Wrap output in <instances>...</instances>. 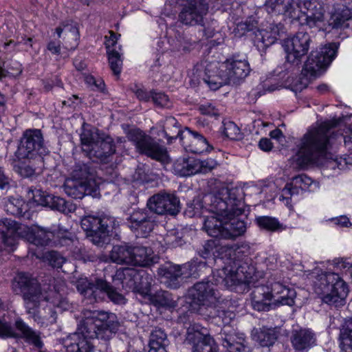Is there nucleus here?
<instances>
[{
	"mask_svg": "<svg viewBox=\"0 0 352 352\" xmlns=\"http://www.w3.org/2000/svg\"><path fill=\"white\" fill-rule=\"evenodd\" d=\"M83 320L76 331L63 339L67 352H93L91 340L99 341V350L109 352L111 340L116 336L120 322L116 314L98 310L85 309Z\"/></svg>",
	"mask_w": 352,
	"mask_h": 352,
	"instance_id": "1",
	"label": "nucleus"
},
{
	"mask_svg": "<svg viewBox=\"0 0 352 352\" xmlns=\"http://www.w3.org/2000/svg\"><path fill=\"white\" fill-rule=\"evenodd\" d=\"M231 251L226 252L225 258L228 260L226 265L217 270V283L224 284L228 287L240 285L252 277L254 268L252 265L251 247L243 243L237 245H229Z\"/></svg>",
	"mask_w": 352,
	"mask_h": 352,
	"instance_id": "2",
	"label": "nucleus"
},
{
	"mask_svg": "<svg viewBox=\"0 0 352 352\" xmlns=\"http://www.w3.org/2000/svg\"><path fill=\"white\" fill-rule=\"evenodd\" d=\"M331 126L323 122L318 127L308 131L296 145V162L305 166L324 155L329 145Z\"/></svg>",
	"mask_w": 352,
	"mask_h": 352,
	"instance_id": "3",
	"label": "nucleus"
},
{
	"mask_svg": "<svg viewBox=\"0 0 352 352\" xmlns=\"http://www.w3.org/2000/svg\"><path fill=\"white\" fill-rule=\"evenodd\" d=\"M208 210L221 217H234L244 212V193L241 188L223 189L218 194L204 197Z\"/></svg>",
	"mask_w": 352,
	"mask_h": 352,
	"instance_id": "4",
	"label": "nucleus"
},
{
	"mask_svg": "<svg viewBox=\"0 0 352 352\" xmlns=\"http://www.w3.org/2000/svg\"><path fill=\"white\" fill-rule=\"evenodd\" d=\"M338 45H319L311 51L302 67L299 89L306 88L309 82L320 76L336 56Z\"/></svg>",
	"mask_w": 352,
	"mask_h": 352,
	"instance_id": "5",
	"label": "nucleus"
},
{
	"mask_svg": "<svg viewBox=\"0 0 352 352\" xmlns=\"http://www.w3.org/2000/svg\"><path fill=\"white\" fill-rule=\"evenodd\" d=\"M80 225L89 241L98 247L109 244L112 233L120 226L115 217L105 214L85 216Z\"/></svg>",
	"mask_w": 352,
	"mask_h": 352,
	"instance_id": "6",
	"label": "nucleus"
},
{
	"mask_svg": "<svg viewBox=\"0 0 352 352\" xmlns=\"http://www.w3.org/2000/svg\"><path fill=\"white\" fill-rule=\"evenodd\" d=\"M12 288L17 294H21L24 300L26 312L32 315L36 322H39L36 309L42 300L41 284L33 276L26 272H19L14 278Z\"/></svg>",
	"mask_w": 352,
	"mask_h": 352,
	"instance_id": "7",
	"label": "nucleus"
},
{
	"mask_svg": "<svg viewBox=\"0 0 352 352\" xmlns=\"http://www.w3.org/2000/svg\"><path fill=\"white\" fill-rule=\"evenodd\" d=\"M316 292L322 296L323 302L338 308L346 304L349 290L347 284L338 274L326 272L316 284Z\"/></svg>",
	"mask_w": 352,
	"mask_h": 352,
	"instance_id": "8",
	"label": "nucleus"
},
{
	"mask_svg": "<svg viewBox=\"0 0 352 352\" xmlns=\"http://www.w3.org/2000/svg\"><path fill=\"white\" fill-rule=\"evenodd\" d=\"M211 50V47L206 50L208 54L195 66L193 74L210 89L215 91L228 84V78L225 62L218 61L213 56H209Z\"/></svg>",
	"mask_w": 352,
	"mask_h": 352,
	"instance_id": "9",
	"label": "nucleus"
},
{
	"mask_svg": "<svg viewBox=\"0 0 352 352\" xmlns=\"http://www.w3.org/2000/svg\"><path fill=\"white\" fill-rule=\"evenodd\" d=\"M48 153L42 131L28 129L23 131L20 138L15 156L19 161L30 160L36 164H43V157Z\"/></svg>",
	"mask_w": 352,
	"mask_h": 352,
	"instance_id": "10",
	"label": "nucleus"
},
{
	"mask_svg": "<svg viewBox=\"0 0 352 352\" xmlns=\"http://www.w3.org/2000/svg\"><path fill=\"white\" fill-rule=\"evenodd\" d=\"M206 217L203 230L211 237L226 240H234L245 233L246 224L244 221L234 217Z\"/></svg>",
	"mask_w": 352,
	"mask_h": 352,
	"instance_id": "11",
	"label": "nucleus"
},
{
	"mask_svg": "<svg viewBox=\"0 0 352 352\" xmlns=\"http://www.w3.org/2000/svg\"><path fill=\"white\" fill-rule=\"evenodd\" d=\"M126 137L140 155H146L164 165L170 162L167 148L142 130L131 129L128 131Z\"/></svg>",
	"mask_w": 352,
	"mask_h": 352,
	"instance_id": "12",
	"label": "nucleus"
},
{
	"mask_svg": "<svg viewBox=\"0 0 352 352\" xmlns=\"http://www.w3.org/2000/svg\"><path fill=\"white\" fill-rule=\"evenodd\" d=\"M113 280L124 281L130 287H133L142 296L146 298L151 294L153 277L144 270L124 267L116 270L113 276Z\"/></svg>",
	"mask_w": 352,
	"mask_h": 352,
	"instance_id": "13",
	"label": "nucleus"
},
{
	"mask_svg": "<svg viewBox=\"0 0 352 352\" xmlns=\"http://www.w3.org/2000/svg\"><path fill=\"white\" fill-rule=\"evenodd\" d=\"M216 272L217 270L213 272L210 280L197 282L188 289V296L195 303L207 307L215 305L220 301L219 293L216 287L221 285L228 289L231 288L226 287L224 284L217 283L216 277H214Z\"/></svg>",
	"mask_w": 352,
	"mask_h": 352,
	"instance_id": "14",
	"label": "nucleus"
},
{
	"mask_svg": "<svg viewBox=\"0 0 352 352\" xmlns=\"http://www.w3.org/2000/svg\"><path fill=\"white\" fill-rule=\"evenodd\" d=\"M127 227L137 237H147L156 224V215L146 206L133 210L126 219Z\"/></svg>",
	"mask_w": 352,
	"mask_h": 352,
	"instance_id": "15",
	"label": "nucleus"
},
{
	"mask_svg": "<svg viewBox=\"0 0 352 352\" xmlns=\"http://www.w3.org/2000/svg\"><path fill=\"white\" fill-rule=\"evenodd\" d=\"M146 206L155 214L175 216L180 211V201L174 193L160 192L151 197Z\"/></svg>",
	"mask_w": 352,
	"mask_h": 352,
	"instance_id": "16",
	"label": "nucleus"
},
{
	"mask_svg": "<svg viewBox=\"0 0 352 352\" xmlns=\"http://www.w3.org/2000/svg\"><path fill=\"white\" fill-rule=\"evenodd\" d=\"M208 12V4L203 0H190L183 6L179 14V21L186 25L203 26Z\"/></svg>",
	"mask_w": 352,
	"mask_h": 352,
	"instance_id": "17",
	"label": "nucleus"
},
{
	"mask_svg": "<svg viewBox=\"0 0 352 352\" xmlns=\"http://www.w3.org/2000/svg\"><path fill=\"white\" fill-rule=\"evenodd\" d=\"M186 342L192 345V352H219L214 339L196 325L188 329Z\"/></svg>",
	"mask_w": 352,
	"mask_h": 352,
	"instance_id": "18",
	"label": "nucleus"
},
{
	"mask_svg": "<svg viewBox=\"0 0 352 352\" xmlns=\"http://www.w3.org/2000/svg\"><path fill=\"white\" fill-rule=\"evenodd\" d=\"M290 341L296 352H308L317 345V336L311 329L300 327L292 330Z\"/></svg>",
	"mask_w": 352,
	"mask_h": 352,
	"instance_id": "19",
	"label": "nucleus"
},
{
	"mask_svg": "<svg viewBox=\"0 0 352 352\" xmlns=\"http://www.w3.org/2000/svg\"><path fill=\"white\" fill-rule=\"evenodd\" d=\"M224 62L227 66L226 69L228 84L230 82L236 83L244 79L251 71L248 60L245 58H240L239 55H234L227 58Z\"/></svg>",
	"mask_w": 352,
	"mask_h": 352,
	"instance_id": "20",
	"label": "nucleus"
},
{
	"mask_svg": "<svg viewBox=\"0 0 352 352\" xmlns=\"http://www.w3.org/2000/svg\"><path fill=\"white\" fill-rule=\"evenodd\" d=\"M182 144L184 148L193 153H203L212 149L207 139L199 132L192 131L186 127V132L184 134Z\"/></svg>",
	"mask_w": 352,
	"mask_h": 352,
	"instance_id": "21",
	"label": "nucleus"
},
{
	"mask_svg": "<svg viewBox=\"0 0 352 352\" xmlns=\"http://www.w3.org/2000/svg\"><path fill=\"white\" fill-rule=\"evenodd\" d=\"M115 152L116 145L113 138L109 135L102 134V137L94 144L93 147L90 148V152L85 155L89 159L96 158L101 162L106 163Z\"/></svg>",
	"mask_w": 352,
	"mask_h": 352,
	"instance_id": "22",
	"label": "nucleus"
},
{
	"mask_svg": "<svg viewBox=\"0 0 352 352\" xmlns=\"http://www.w3.org/2000/svg\"><path fill=\"white\" fill-rule=\"evenodd\" d=\"M219 336L222 346L228 352H249V348L244 344V338L239 336L232 327L222 328Z\"/></svg>",
	"mask_w": 352,
	"mask_h": 352,
	"instance_id": "23",
	"label": "nucleus"
},
{
	"mask_svg": "<svg viewBox=\"0 0 352 352\" xmlns=\"http://www.w3.org/2000/svg\"><path fill=\"white\" fill-rule=\"evenodd\" d=\"M255 33L257 42L266 44H276L278 41L287 40L285 27L281 23H270L265 30H257Z\"/></svg>",
	"mask_w": 352,
	"mask_h": 352,
	"instance_id": "24",
	"label": "nucleus"
},
{
	"mask_svg": "<svg viewBox=\"0 0 352 352\" xmlns=\"http://www.w3.org/2000/svg\"><path fill=\"white\" fill-rule=\"evenodd\" d=\"M265 6L268 13L285 14L292 18L296 17V10L301 8V1L296 0H266Z\"/></svg>",
	"mask_w": 352,
	"mask_h": 352,
	"instance_id": "25",
	"label": "nucleus"
},
{
	"mask_svg": "<svg viewBox=\"0 0 352 352\" xmlns=\"http://www.w3.org/2000/svg\"><path fill=\"white\" fill-rule=\"evenodd\" d=\"M64 192L74 199H82L85 196L91 195L95 192L94 187L89 182L76 179H67L63 186Z\"/></svg>",
	"mask_w": 352,
	"mask_h": 352,
	"instance_id": "26",
	"label": "nucleus"
},
{
	"mask_svg": "<svg viewBox=\"0 0 352 352\" xmlns=\"http://www.w3.org/2000/svg\"><path fill=\"white\" fill-rule=\"evenodd\" d=\"M186 132V127L181 129V124L173 116L166 117L163 121L162 129L158 133L162 135L167 140L168 144H171L177 138L180 142L183 140L184 134Z\"/></svg>",
	"mask_w": 352,
	"mask_h": 352,
	"instance_id": "27",
	"label": "nucleus"
},
{
	"mask_svg": "<svg viewBox=\"0 0 352 352\" xmlns=\"http://www.w3.org/2000/svg\"><path fill=\"white\" fill-rule=\"evenodd\" d=\"M331 24L335 29H346L352 22V0H344L331 16Z\"/></svg>",
	"mask_w": 352,
	"mask_h": 352,
	"instance_id": "28",
	"label": "nucleus"
},
{
	"mask_svg": "<svg viewBox=\"0 0 352 352\" xmlns=\"http://www.w3.org/2000/svg\"><path fill=\"white\" fill-rule=\"evenodd\" d=\"M158 274L165 279L166 284L171 289L179 288L184 279L181 265H164L158 269Z\"/></svg>",
	"mask_w": 352,
	"mask_h": 352,
	"instance_id": "29",
	"label": "nucleus"
},
{
	"mask_svg": "<svg viewBox=\"0 0 352 352\" xmlns=\"http://www.w3.org/2000/svg\"><path fill=\"white\" fill-rule=\"evenodd\" d=\"M230 252L229 245H221L218 241L209 239L204 242L202 247L198 251L199 255L205 258L224 259L226 252Z\"/></svg>",
	"mask_w": 352,
	"mask_h": 352,
	"instance_id": "30",
	"label": "nucleus"
},
{
	"mask_svg": "<svg viewBox=\"0 0 352 352\" xmlns=\"http://www.w3.org/2000/svg\"><path fill=\"white\" fill-rule=\"evenodd\" d=\"M131 265L142 267L149 266L156 263L157 258L151 248L143 245H131Z\"/></svg>",
	"mask_w": 352,
	"mask_h": 352,
	"instance_id": "31",
	"label": "nucleus"
},
{
	"mask_svg": "<svg viewBox=\"0 0 352 352\" xmlns=\"http://www.w3.org/2000/svg\"><path fill=\"white\" fill-rule=\"evenodd\" d=\"M14 326L16 329L20 333V338L24 339L26 342L37 349L43 348V342L41 340L40 331L32 329L21 318L16 320Z\"/></svg>",
	"mask_w": 352,
	"mask_h": 352,
	"instance_id": "32",
	"label": "nucleus"
},
{
	"mask_svg": "<svg viewBox=\"0 0 352 352\" xmlns=\"http://www.w3.org/2000/svg\"><path fill=\"white\" fill-rule=\"evenodd\" d=\"M279 336V330L277 327H267L263 326L255 329L253 332L254 340L261 347H270L276 342Z\"/></svg>",
	"mask_w": 352,
	"mask_h": 352,
	"instance_id": "33",
	"label": "nucleus"
},
{
	"mask_svg": "<svg viewBox=\"0 0 352 352\" xmlns=\"http://www.w3.org/2000/svg\"><path fill=\"white\" fill-rule=\"evenodd\" d=\"M98 285L99 279L95 283L89 282L87 278L80 279L76 282V289L85 298L90 300V302H98L102 300Z\"/></svg>",
	"mask_w": 352,
	"mask_h": 352,
	"instance_id": "34",
	"label": "nucleus"
},
{
	"mask_svg": "<svg viewBox=\"0 0 352 352\" xmlns=\"http://www.w3.org/2000/svg\"><path fill=\"white\" fill-rule=\"evenodd\" d=\"M197 159L194 157H179L173 165L175 175L179 177H189L197 174Z\"/></svg>",
	"mask_w": 352,
	"mask_h": 352,
	"instance_id": "35",
	"label": "nucleus"
},
{
	"mask_svg": "<svg viewBox=\"0 0 352 352\" xmlns=\"http://www.w3.org/2000/svg\"><path fill=\"white\" fill-rule=\"evenodd\" d=\"M300 11L304 12L306 16L307 24L311 27L315 25L317 22L322 21L324 13L321 6L317 7L316 1L304 0L301 1Z\"/></svg>",
	"mask_w": 352,
	"mask_h": 352,
	"instance_id": "36",
	"label": "nucleus"
},
{
	"mask_svg": "<svg viewBox=\"0 0 352 352\" xmlns=\"http://www.w3.org/2000/svg\"><path fill=\"white\" fill-rule=\"evenodd\" d=\"M102 137L100 131L94 126H83L80 133V142L82 151L86 155L90 152V148L93 147L94 144L98 142Z\"/></svg>",
	"mask_w": 352,
	"mask_h": 352,
	"instance_id": "37",
	"label": "nucleus"
},
{
	"mask_svg": "<svg viewBox=\"0 0 352 352\" xmlns=\"http://www.w3.org/2000/svg\"><path fill=\"white\" fill-rule=\"evenodd\" d=\"M106 53L112 72L114 75L119 76L122 72L123 65L121 46H119L117 49L116 45H106Z\"/></svg>",
	"mask_w": 352,
	"mask_h": 352,
	"instance_id": "38",
	"label": "nucleus"
},
{
	"mask_svg": "<svg viewBox=\"0 0 352 352\" xmlns=\"http://www.w3.org/2000/svg\"><path fill=\"white\" fill-rule=\"evenodd\" d=\"M131 245L124 243L122 245H113L110 252V259L112 262L122 265L131 264L132 262L131 257Z\"/></svg>",
	"mask_w": 352,
	"mask_h": 352,
	"instance_id": "39",
	"label": "nucleus"
},
{
	"mask_svg": "<svg viewBox=\"0 0 352 352\" xmlns=\"http://www.w3.org/2000/svg\"><path fill=\"white\" fill-rule=\"evenodd\" d=\"M184 278L199 277L204 270L210 271L206 263L199 261L197 258L192 259L190 261L181 265Z\"/></svg>",
	"mask_w": 352,
	"mask_h": 352,
	"instance_id": "40",
	"label": "nucleus"
},
{
	"mask_svg": "<svg viewBox=\"0 0 352 352\" xmlns=\"http://www.w3.org/2000/svg\"><path fill=\"white\" fill-rule=\"evenodd\" d=\"M285 58L288 63L294 65H299L302 58L309 51V45H283Z\"/></svg>",
	"mask_w": 352,
	"mask_h": 352,
	"instance_id": "41",
	"label": "nucleus"
},
{
	"mask_svg": "<svg viewBox=\"0 0 352 352\" xmlns=\"http://www.w3.org/2000/svg\"><path fill=\"white\" fill-rule=\"evenodd\" d=\"M146 298L151 304L157 307L171 309L177 307V302L172 294L167 291H157L154 294H150Z\"/></svg>",
	"mask_w": 352,
	"mask_h": 352,
	"instance_id": "42",
	"label": "nucleus"
},
{
	"mask_svg": "<svg viewBox=\"0 0 352 352\" xmlns=\"http://www.w3.org/2000/svg\"><path fill=\"white\" fill-rule=\"evenodd\" d=\"M95 169L89 163H77L74 167L72 177L74 179L89 182L93 185L94 184V177L95 175Z\"/></svg>",
	"mask_w": 352,
	"mask_h": 352,
	"instance_id": "43",
	"label": "nucleus"
},
{
	"mask_svg": "<svg viewBox=\"0 0 352 352\" xmlns=\"http://www.w3.org/2000/svg\"><path fill=\"white\" fill-rule=\"evenodd\" d=\"M166 342L167 336L164 331L160 328H155L151 333L148 352H167L166 350Z\"/></svg>",
	"mask_w": 352,
	"mask_h": 352,
	"instance_id": "44",
	"label": "nucleus"
},
{
	"mask_svg": "<svg viewBox=\"0 0 352 352\" xmlns=\"http://www.w3.org/2000/svg\"><path fill=\"white\" fill-rule=\"evenodd\" d=\"M340 340L341 351L352 350V317L344 320L340 329Z\"/></svg>",
	"mask_w": 352,
	"mask_h": 352,
	"instance_id": "45",
	"label": "nucleus"
},
{
	"mask_svg": "<svg viewBox=\"0 0 352 352\" xmlns=\"http://www.w3.org/2000/svg\"><path fill=\"white\" fill-rule=\"evenodd\" d=\"M5 210L15 217H23L28 211V206L20 197H9L5 202Z\"/></svg>",
	"mask_w": 352,
	"mask_h": 352,
	"instance_id": "46",
	"label": "nucleus"
},
{
	"mask_svg": "<svg viewBox=\"0 0 352 352\" xmlns=\"http://www.w3.org/2000/svg\"><path fill=\"white\" fill-rule=\"evenodd\" d=\"M257 226L269 232H279L286 229V226L280 223L278 219L270 216H260L256 218Z\"/></svg>",
	"mask_w": 352,
	"mask_h": 352,
	"instance_id": "47",
	"label": "nucleus"
},
{
	"mask_svg": "<svg viewBox=\"0 0 352 352\" xmlns=\"http://www.w3.org/2000/svg\"><path fill=\"white\" fill-rule=\"evenodd\" d=\"M98 287L100 288V296L102 299L107 296L109 299L116 304H124L125 298L122 294L118 292L109 283L102 279H99Z\"/></svg>",
	"mask_w": 352,
	"mask_h": 352,
	"instance_id": "48",
	"label": "nucleus"
},
{
	"mask_svg": "<svg viewBox=\"0 0 352 352\" xmlns=\"http://www.w3.org/2000/svg\"><path fill=\"white\" fill-rule=\"evenodd\" d=\"M30 243L36 246L48 245L53 237V233L40 227H34Z\"/></svg>",
	"mask_w": 352,
	"mask_h": 352,
	"instance_id": "49",
	"label": "nucleus"
},
{
	"mask_svg": "<svg viewBox=\"0 0 352 352\" xmlns=\"http://www.w3.org/2000/svg\"><path fill=\"white\" fill-rule=\"evenodd\" d=\"M52 200L47 207L60 212L68 214L75 211L76 206L70 201H67L63 198L52 195Z\"/></svg>",
	"mask_w": 352,
	"mask_h": 352,
	"instance_id": "50",
	"label": "nucleus"
},
{
	"mask_svg": "<svg viewBox=\"0 0 352 352\" xmlns=\"http://www.w3.org/2000/svg\"><path fill=\"white\" fill-rule=\"evenodd\" d=\"M27 160L28 162H19L14 167L16 172L23 177H30L33 176L36 170L41 168L43 165V164H36V162L33 160Z\"/></svg>",
	"mask_w": 352,
	"mask_h": 352,
	"instance_id": "51",
	"label": "nucleus"
},
{
	"mask_svg": "<svg viewBox=\"0 0 352 352\" xmlns=\"http://www.w3.org/2000/svg\"><path fill=\"white\" fill-rule=\"evenodd\" d=\"M212 309L213 311H210V314H212V318L216 320V322L218 323L219 325H223V328L226 326H229L228 324L235 316L234 313L229 310L222 309L220 307H217L215 306Z\"/></svg>",
	"mask_w": 352,
	"mask_h": 352,
	"instance_id": "52",
	"label": "nucleus"
},
{
	"mask_svg": "<svg viewBox=\"0 0 352 352\" xmlns=\"http://www.w3.org/2000/svg\"><path fill=\"white\" fill-rule=\"evenodd\" d=\"M301 190L293 182L287 183L281 191V195L279 199L280 201H285V205L288 207H292L291 199L294 195H298Z\"/></svg>",
	"mask_w": 352,
	"mask_h": 352,
	"instance_id": "53",
	"label": "nucleus"
},
{
	"mask_svg": "<svg viewBox=\"0 0 352 352\" xmlns=\"http://www.w3.org/2000/svg\"><path fill=\"white\" fill-rule=\"evenodd\" d=\"M287 292L283 293L278 296L277 298L273 302L274 306L276 305H288L292 306L294 305V299L296 296V292L293 288L287 287Z\"/></svg>",
	"mask_w": 352,
	"mask_h": 352,
	"instance_id": "54",
	"label": "nucleus"
},
{
	"mask_svg": "<svg viewBox=\"0 0 352 352\" xmlns=\"http://www.w3.org/2000/svg\"><path fill=\"white\" fill-rule=\"evenodd\" d=\"M151 100L157 107L169 109L172 107L168 96L164 92L152 90Z\"/></svg>",
	"mask_w": 352,
	"mask_h": 352,
	"instance_id": "55",
	"label": "nucleus"
},
{
	"mask_svg": "<svg viewBox=\"0 0 352 352\" xmlns=\"http://www.w3.org/2000/svg\"><path fill=\"white\" fill-rule=\"evenodd\" d=\"M197 173L206 174L211 172L219 165L218 162L212 158H207L204 160L197 159Z\"/></svg>",
	"mask_w": 352,
	"mask_h": 352,
	"instance_id": "56",
	"label": "nucleus"
},
{
	"mask_svg": "<svg viewBox=\"0 0 352 352\" xmlns=\"http://www.w3.org/2000/svg\"><path fill=\"white\" fill-rule=\"evenodd\" d=\"M45 258L53 267L60 268L66 261V258L56 251H49L45 254Z\"/></svg>",
	"mask_w": 352,
	"mask_h": 352,
	"instance_id": "57",
	"label": "nucleus"
},
{
	"mask_svg": "<svg viewBox=\"0 0 352 352\" xmlns=\"http://www.w3.org/2000/svg\"><path fill=\"white\" fill-rule=\"evenodd\" d=\"M241 130L233 122L228 121L223 123V134L230 140H237L241 136Z\"/></svg>",
	"mask_w": 352,
	"mask_h": 352,
	"instance_id": "58",
	"label": "nucleus"
},
{
	"mask_svg": "<svg viewBox=\"0 0 352 352\" xmlns=\"http://www.w3.org/2000/svg\"><path fill=\"white\" fill-rule=\"evenodd\" d=\"M33 230L34 227H29L25 224L14 222L15 234L20 238L25 239L30 243L32 239V234Z\"/></svg>",
	"mask_w": 352,
	"mask_h": 352,
	"instance_id": "59",
	"label": "nucleus"
},
{
	"mask_svg": "<svg viewBox=\"0 0 352 352\" xmlns=\"http://www.w3.org/2000/svg\"><path fill=\"white\" fill-rule=\"evenodd\" d=\"M32 194L34 201L38 205L47 207L52 200V195L41 190H32Z\"/></svg>",
	"mask_w": 352,
	"mask_h": 352,
	"instance_id": "60",
	"label": "nucleus"
},
{
	"mask_svg": "<svg viewBox=\"0 0 352 352\" xmlns=\"http://www.w3.org/2000/svg\"><path fill=\"white\" fill-rule=\"evenodd\" d=\"M270 286L261 285L254 287L251 293V300H260L261 298H270Z\"/></svg>",
	"mask_w": 352,
	"mask_h": 352,
	"instance_id": "61",
	"label": "nucleus"
},
{
	"mask_svg": "<svg viewBox=\"0 0 352 352\" xmlns=\"http://www.w3.org/2000/svg\"><path fill=\"white\" fill-rule=\"evenodd\" d=\"M309 35L303 31H299L292 37H287L285 44H309Z\"/></svg>",
	"mask_w": 352,
	"mask_h": 352,
	"instance_id": "62",
	"label": "nucleus"
},
{
	"mask_svg": "<svg viewBox=\"0 0 352 352\" xmlns=\"http://www.w3.org/2000/svg\"><path fill=\"white\" fill-rule=\"evenodd\" d=\"M292 182L301 190H305L312 183L311 179L304 174L294 177Z\"/></svg>",
	"mask_w": 352,
	"mask_h": 352,
	"instance_id": "63",
	"label": "nucleus"
},
{
	"mask_svg": "<svg viewBox=\"0 0 352 352\" xmlns=\"http://www.w3.org/2000/svg\"><path fill=\"white\" fill-rule=\"evenodd\" d=\"M19 336L7 322L0 320V337L17 338Z\"/></svg>",
	"mask_w": 352,
	"mask_h": 352,
	"instance_id": "64",
	"label": "nucleus"
}]
</instances>
